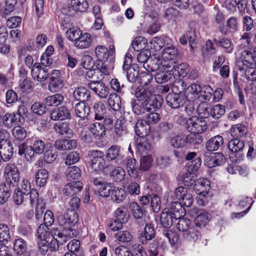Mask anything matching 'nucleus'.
Instances as JSON below:
<instances>
[{
  "instance_id": "60",
  "label": "nucleus",
  "mask_w": 256,
  "mask_h": 256,
  "mask_svg": "<svg viewBox=\"0 0 256 256\" xmlns=\"http://www.w3.org/2000/svg\"><path fill=\"white\" fill-rule=\"evenodd\" d=\"M152 157L151 154L143 155L140 159V169L142 170H147L152 166Z\"/></svg>"
},
{
  "instance_id": "27",
  "label": "nucleus",
  "mask_w": 256,
  "mask_h": 256,
  "mask_svg": "<svg viewBox=\"0 0 256 256\" xmlns=\"http://www.w3.org/2000/svg\"><path fill=\"white\" fill-rule=\"evenodd\" d=\"M89 130L93 136L98 140L102 138L106 134V128L102 124L96 122L89 126Z\"/></svg>"
},
{
  "instance_id": "2",
  "label": "nucleus",
  "mask_w": 256,
  "mask_h": 256,
  "mask_svg": "<svg viewBox=\"0 0 256 256\" xmlns=\"http://www.w3.org/2000/svg\"><path fill=\"white\" fill-rule=\"evenodd\" d=\"M178 220L176 228L182 233L184 238L188 240H198L200 234L191 222L186 218H182Z\"/></svg>"
},
{
  "instance_id": "18",
  "label": "nucleus",
  "mask_w": 256,
  "mask_h": 256,
  "mask_svg": "<svg viewBox=\"0 0 256 256\" xmlns=\"http://www.w3.org/2000/svg\"><path fill=\"white\" fill-rule=\"evenodd\" d=\"M14 186L12 181L6 180L0 184V204H4L10 195V192Z\"/></svg>"
},
{
  "instance_id": "61",
  "label": "nucleus",
  "mask_w": 256,
  "mask_h": 256,
  "mask_svg": "<svg viewBox=\"0 0 256 256\" xmlns=\"http://www.w3.org/2000/svg\"><path fill=\"white\" fill-rule=\"evenodd\" d=\"M126 176L125 170L120 166L115 168L111 173V176L116 182L122 180Z\"/></svg>"
},
{
  "instance_id": "19",
  "label": "nucleus",
  "mask_w": 256,
  "mask_h": 256,
  "mask_svg": "<svg viewBox=\"0 0 256 256\" xmlns=\"http://www.w3.org/2000/svg\"><path fill=\"white\" fill-rule=\"evenodd\" d=\"M0 150L2 160L4 162L9 161L14 154V148L11 142L9 140L0 142Z\"/></svg>"
},
{
  "instance_id": "10",
  "label": "nucleus",
  "mask_w": 256,
  "mask_h": 256,
  "mask_svg": "<svg viewBox=\"0 0 256 256\" xmlns=\"http://www.w3.org/2000/svg\"><path fill=\"white\" fill-rule=\"evenodd\" d=\"M126 120L124 118L120 116L117 118L112 132V138L117 142L126 134V129L124 125Z\"/></svg>"
},
{
  "instance_id": "11",
  "label": "nucleus",
  "mask_w": 256,
  "mask_h": 256,
  "mask_svg": "<svg viewBox=\"0 0 256 256\" xmlns=\"http://www.w3.org/2000/svg\"><path fill=\"white\" fill-rule=\"evenodd\" d=\"M4 174L6 180L12 181V180L14 182H17L20 178L19 170L14 163L6 164L4 169Z\"/></svg>"
},
{
  "instance_id": "26",
  "label": "nucleus",
  "mask_w": 256,
  "mask_h": 256,
  "mask_svg": "<svg viewBox=\"0 0 256 256\" xmlns=\"http://www.w3.org/2000/svg\"><path fill=\"white\" fill-rule=\"evenodd\" d=\"M54 146L56 148L60 150H70L76 148L77 142L75 140H57Z\"/></svg>"
},
{
  "instance_id": "52",
  "label": "nucleus",
  "mask_w": 256,
  "mask_h": 256,
  "mask_svg": "<svg viewBox=\"0 0 256 256\" xmlns=\"http://www.w3.org/2000/svg\"><path fill=\"white\" fill-rule=\"evenodd\" d=\"M247 130L245 126L242 124H235L230 130L232 136L240 138L246 133Z\"/></svg>"
},
{
  "instance_id": "44",
  "label": "nucleus",
  "mask_w": 256,
  "mask_h": 256,
  "mask_svg": "<svg viewBox=\"0 0 256 256\" xmlns=\"http://www.w3.org/2000/svg\"><path fill=\"white\" fill-rule=\"evenodd\" d=\"M12 134L14 138V144L16 143V140L22 142L23 141L26 137V130L24 128L19 126H15L13 128Z\"/></svg>"
},
{
  "instance_id": "16",
  "label": "nucleus",
  "mask_w": 256,
  "mask_h": 256,
  "mask_svg": "<svg viewBox=\"0 0 256 256\" xmlns=\"http://www.w3.org/2000/svg\"><path fill=\"white\" fill-rule=\"evenodd\" d=\"M15 146L18 149V155L24 156L27 161L32 160L35 154L32 146H28L23 142L15 143Z\"/></svg>"
},
{
  "instance_id": "48",
  "label": "nucleus",
  "mask_w": 256,
  "mask_h": 256,
  "mask_svg": "<svg viewBox=\"0 0 256 256\" xmlns=\"http://www.w3.org/2000/svg\"><path fill=\"white\" fill-rule=\"evenodd\" d=\"M250 203V206L248 207V208H247V210H244L242 212H241L237 213L236 214V217L240 218V217L242 216H243L246 214L248 212V210L250 209V206L253 203L252 198H248L247 196H246V197L242 196L240 198V201H239V203H238V206H240L242 208H244L246 207V206H247L248 204H249Z\"/></svg>"
},
{
  "instance_id": "40",
  "label": "nucleus",
  "mask_w": 256,
  "mask_h": 256,
  "mask_svg": "<svg viewBox=\"0 0 256 256\" xmlns=\"http://www.w3.org/2000/svg\"><path fill=\"white\" fill-rule=\"evenodd\" d=\"M109 106L115 111L120 109L122 102L120 96L116 93L111 94L108 100Z\"/></svg>"
},
{
  "instance_id": "43",
  "label": "nucleus",
  "mask_w": 256,
  "mask_h": 256,
  "mask_svg": "<svg viewBox=\"0 0 256 256\" xmlns=\"http://www.w3.org/2000/svg\"><path fill=\"white\" fill-rule=\"evenodd\" d=\"M94 110L95 112V118L97 120H102L104 115L106 112V108L104 104L101 102H96L94 104Z\"/></svg>"
},
{
  "instance_id": "57",
  "label": "nucleus",
  "mask_w": 256,
  "mask_h": 256,
  "mask_svg": "<svg viewBox=\"0 0 256 256\" xmlns=\"http://www.w3.org/2000/svg\"><path fill=\"white\" fill-rule=\"evenodd\" d=\"M95 54L100 61H106L109 56L107 48L102 46H98L96 48Z\"/></svg>"
},
{
  "instance_id": "42",
  "label": "nucleus",
  "mask_w": 256,
  "mask_h": 256,
  "mask_svg": "<svg viewBox=\"0 0 256 256\" xmlns=\"http://www.w3.org/2000/svg\"><path fill=\"white\" fill-rule=\"evenodd\" d=\"M62 218L65 220L64 224H73L78 222V216L76 210L68 209Z\"/></svg>"
},
{
  "instance_id": "32",
  "label": "nucleus",
  "mask_w": 256,
  "mask_h": 256,
  "mask_svg": "<svg viewBox=\"0 0 256 256\" xmlns=\"http://www.w3.org/2000/svg\"><path fill=\"white\" fill-rule=\"evenodd\" d=\"M75 112L78 117L81 118H86L90 112V108L85 102H80L75 106Z\"/></svg>"
},
{
  "instance_id": "4",
  "label": "nucleus",
  "mask_w": 256,
  "mask_h": 256,
  "mask_svg": "<svg viewBox=\"0 0 256 256\" xmlns=\"http://www.w3.org/2000/svg\"><path fill=\"white\" fill-rule=\"evenodd\" d=\"M187 130L193 134L203 132L207 128V122L202 118L193 116L187 120L186 124Z\"/></svg>"
},
{
  "instance_id": "63",
  "label": "nucleus",
  "mask_w": 256,
  "mask_h": 256,
  "mask_svg": "<svg viewBox=\"0 0 256 256\" xmlns=\"http://www.w3.org/2000/svg\"><path fill=\"white\" fill-rule=\"evenodd\" d=\"M114 238L120 242H128L132 239V235L126 230L120 231L114 234Z\"/></svg>"
},
{
  "instance_id": "8",
  "label": "nucleus",
  "mask_w": 256,
  "mask_h": 256,
  "mask_svg": "<svg viewBox=\"0 0 256 256\" xmlns=\"http://www.w3.org/2000/svg\"><path fill=\"white\" fill-rule=\"evenodd\" d=\"M224 155L220 152L210 153L207 152L204 154V162L209 168H213L224 164L226 162Z\"/></svg>"
},
{
  "instance_id": "22",
  "label": "nucleus",
  "mask_w": 256,
  "mask_h": 256,
  "mask_svg": "<svg viewBox=\"0 0 256 256\" xmlns=\"http://www.w3.org/2000/svg\"><path fill=\"white\" fill-rule=\"evenodd\" d=\"M244 65L246 66H252L256 59V51L252 52L248 50H244L240 53L239 58Z\"/></svg>"
},
{
  "instance_id": "39",
  "label": "nucleus",
  "mask_w": 256,
  "mask_h": 256,
  "mask_svg": "<svg viewBox=\"0 0 256 256\" xmlns=\"http://www.w3.org/2000/svg\"><path fill=\"white\" fill-rule=\"evenodd\" d=\"M187 143L185 136L183 135H176L172 137L170 140V145L176 148H182Z\"/></svg>"
},
{
  "instance_id": "46",
  "label": "nucleus",
  "mask_w": 256,
  "mask_h": 256,
  "mask_svg": "<svg viewBox=\"0 0 256 256\" xmlns=\"http://www.w3.org/2000/svg\"><path fill=\"white\" fill-rule=\"evenodd\" d=\"M66 175L68 180H77L81 176V170L76 166H70L66 171Z\"/></svg>"
},
{
  "instance_id": "3",
  "label": "nucleus",
  "mask_w": 256,
  "mask_h": 256,
  "mask_svg": "<svg viewBox=\"0 0 256 256\" xmlns=\"http://www.w3.org/2000/svg\"><path fill=\"white\" fill-rule=\"evenodd\" d=\"M162 67L167 68H174V66H171L169 63L166 64L164 61L160 60L158 57L154 56V58L150 60L148 64H146V72H142L140 77L144 78L146 80H152L153 78V75L150 73V71H156L158 69L162 68Z\"/></svg>"
},
{
  "instance_id": "23",
  "label": "nucleus",
  "mask_w": 256,
  "mask_h": 256,
  "mask_svg": "<svg viewBox=\"0 0 256 256\" xmlns=\"http://www.w3.org/2000/svg\"><path fill=\"white\" fill-rule=\"evenodd\" d=\"M126 166L128 172L131 177L134 178L138 177L140 164L135 158H128L126 162Z\"/></svg>"
},
{
  "instance_id": "45",
  "label": "nucleus",
  "mask_w": 256,
  "mask_h": 256,
  "mask_svg": "<svg viewBox=\"0 0 256 256\" xmlns=\"http://www.w3.org/2000/svg\"><path fill=\"white\" fill-rule=\"evenodd\" d=\"M216 50L210 40L206 41L205 46L202 48L204 58H209L210 56L216 53Z\"/></svg>"
},
{
  "instance_id": "28",
  "label": "nucleus",
  "mask_w": 256,
  "mask_h": 256,
  "mask_svg": "<svg viewBox=\"0 0 256 256\" xmlns=\"http://www.w3.org/2000/svg\"><path fill=\"white\" fill-rule=\"evenodd\" d=\"M169 213L174 217V220H177L185 215V210L181 203L172 202Z\"/></svg>"
},
{
  "instance_id": "31",
  "label": "nucleus",
  "mask_w": 256,
  "mask_h": 256,
  "mask_svg": "<svg viewBox=\"0 0 256 256\" xmlns=\"http://www.w3.org/2000/svg\"><path fill=\"white\" fill-rule=\"evenodd\" d=\"M26 243L22 238H18L14 241V251L16 255L24 254V256H30L29 254L26 252Z\"/></svg>"
},
{
  "instance_id": "34",
  "label": "nucleus",
  "mask_w": 256,
  "mask_h": 256,
  "mask_svg": "<svg viewBox=\"0 0 256 256\" xmlns=\"http://www.w3.org/2000/svg\"><path fill=\"white\" fill-rule=\"evenodd\" d=\"M74 96L77 100L86 102L90 98V92L84 87H80L74 92Z\"/></svg>"
},
{
  "instance_id": "64",
  "label": "nucleus",
  "mask_w": 256,
  "mask_h": 256,
  "mask_svg": "<svg viewBox=\"0 0 256 256\" xmlns=\"http://www.w3.org/2000/svg\"><path fill=\"white\" fill-rule=\"evenodd\" d=\"M115 216L117 220L125 223L128 221L129 216L125 208H119L115 211Z\"/></svg>"
},
{
  "instance_id": "51",
  "label": "nucleus",
  "mask_w": 256,
  "mask_h": 256,
  "mask_svg": "<svg viewBox=\"0 0 256 256\" xmlns=\"http://www.w3.org/2000/svg\"><path fill=\"white\" fill-rule=\"evenodd\" d=\"M147 44V40L142 36L136 37L132 42V47L134 50L140 51L144 49Z\"/></svg>"
},
{
  "instance_id": "54",
  "label": "nucleus",
  "mask_w": 256,
  "mask_h": 256,
  "mask_svg": "<svg viewBox=\"0 0 256 256\" xmlns=\"http://www.w3.org/2000/svg\"><path fill=\"white\" fill-rule=\"evenodd\" d=\"M70 5L75 10L80 12L86 11L88 7L86 0H72Z\"/></svg>"
},
{
  "instance_id": "58",
  "label": "nucleus",
  "mask_w": 256,
  "mask_h": 256,
  "mask_svg": "<svg viewBox=\"0 0 256 256\" xmlns=\"http://www.w3.org/2000/svg\"><path fill=\"white\" fill-rule=\"evenodd\" d=\"M252 35L250 33H244L239 40L238 46L241 50H248L250 46V39Z\"/></svg>"
},
{
  "instance_id": "24",
  "label": "nucleus",
  "mask_w": 256,
  "mask_h": 256,
  "mask_svg": "<svg viewBox=\"0 0 256 256\" xmlns=\"http://www.w3.org/2000/svg\"><path fill=\"white\" fill-rule=\"evenodd\" d=\"M136 152L142 156L150 154L151 146L146 138H142L137 141Z\"/></svg>"
},
{
  "instance_id": "13",
  "label": "nucleus",
  "mask_w": 256,
  "mask_h": 256,
  "mask_svg": "<svg viewBox=\"0 0 256 256\" xmlns=\"http://www.w3.org/2000/svg\"><path fill=\"white\" fill-rule=\"evenodd\" d=\"M186 99L184 96L175 92L168 94L166 97V102L172 108H178L184 104Z\"/></svg>"
},
{
  "instance_id": "14",
  "label": "nucleus",
  "mask_w": 256,
  "mask_h": 256,
  "mask_svg": "<svg viewBox=\"0 0 256 256\" xmlns=\"http://www.w3.org/2000/svg\"><path fill=\"white\" fill-rule=\"evenodd\" d=\"M136 121L134 127V132L138 136L144 138L150 132V126L146 120L142 119L136 118Z\"/></svg>"
},
{
  "instance_id": "36",
  "label": "nucleus",
  "mask_w": 256,
  "mask_h": 256,
  "mask_svg": "<svg viewBox=\"0 0 256 256\" xmlns=\"http://www.w3.org/2000/svg\"><path fill=\"white\" fill-rule=\"evenodd\" d=\"M48 178V172L45 169H40L36 172L35 176L36 183L37 186H44Z\"/></svg>"
},
{
  "instance_id": "7",
  "label": "nucleus",
  "mask_w": 256,
  "mask_h": 256,
  "mask_svg": "<svg viewBox=\"0 0 256 256\" xmlns=\"http://www.w3.org/2000/svg\"><path fill=\"white\" fill-rule=\"evenodd\" d=\"M192 192L190 189L187 188L179 186L176 190V197L182 204L189 207L192 205L194 200L191 193Z\"/></svg>"
},
{
  "instance_id": "6",
  "label": "nucleus",
  "mask_w": 256,
  "mask_h": 256,
  "mask_svg": "<svg viewBox=\"0 0 256 256\" xmlns=\"http://www.w3.org/2000/svg\"><path fill=\"white\" fill-rule=\"evenodd\" d=\"M204 89L208 90H211V88L209 86L201 88L198 84L193 83L186 88V96H185L189 102H194L200 97L204 96L203 94Z\"/></svg>"
},
{
  "instance_id": "1",
  "label": "nucleus",
  "mask_w": 256,
  "mask_h": 256,
  "mask_svg": "<svg viewBox=\"0 0 256 256\" xmlns=\"http://www.w3.org/2000/svg\"><path fill=\"white\" fill-rule=\"evenodd\" d=\"M150 82L148 81L144 84L141 82L136 92V98L144 100V104L146 106L147 111L159 109L163 102L160 95L152 94L151 86H148Z\"/></svg>"
},
{
  "instance_id": "41",
  "label": "nucleus",
  "mask_w": 256,
  "mask_h": 256,
  "mask_svg": "<svg viewBox=\"0 0 256 256\" xmlns=\"http://www.w3.org/2000/svg\"><path fill=\"white\" fill-rule=\"evenodd\" d=\"M131 106L133 112L137 115L144 114L146 110V106L144 104V100H140L138 98L132 100Z\"/></svg>"
},
{
  "instance_id": "62",
  "label": "nucleus",
  "mask_w": 256,
  "mask_h": 256,
  "mask_svg": "<svg viewBox=\"0 0 256 256\" xmlns=\"http://www.w3.org/2000/svg\"><path fill=\"white\" fill-rule=\"evenodd\" d=\"M124 70H126V78L128 80H134L136 79L138 75V67L136 64L131 66H127Z\"/></svg>"
},
{
  "instance_id": "49",
  "label": "nucleus",
  "mask_w": 256,
  "mask_h": 256,
  "mask_svg": "<svg viewBox=\"0 0 256 256\" xmlns=\"http://www.w3.org/2000/svg\"><path fill=\"white\" fill-rule=\"evenodd\" d=\"M82 34V30L77 27H72L68 28L66 32V36L74 43Z\"/></svg>"
},
{
  "instance_id": "59",
  "label": "nucleus",
  "mask_w": 256,
  "mask_h": 256,
  "mask_svg": "<svg viewBox=\"0 0 256 256\" xmlns=\"http://www.w3.org/2000/svg\"><path fill=\"white\" fill-rule=\"evenodd\" d=\"M48 228L46 225L41 224L38 228L37 234L40 240H50V234L48 231Z\"/></svg>"
},
{
  "instance_id": "20",
  "label": "nucleus",
  "mask_w": 256,
  "mask_h": 256,
  "mask_svg": "<svg viewBox=\"0 0 256 256\" xmlns=\"http://www.w3.org/2000/svg\"><path fill=\"white\" fill-rule=\"evenodd\" d=\"M50 118L54 120H63L70 118V112L65 106L54 109L50 112Z\"/></svg>"
},
{
  "instance_id": "53",
  "label": "nucleus",
  "mask_w": 256,
  "mask_h": 256,
  "mask_svg": "<svg viewBox=\"0 0 256 256\" xmlns=\"http://www.w3.org/2000/svg\"><path fill=\"white\" fill-rule=\"evenodd\" d=\"M174 217L167 212H162L160 217V223L166 228H170L174 222Z\"/></svg>"
},
{
  "instance_id": "12",
  "label": "nucleus",
  "mask_w": 256,
  "mask_h": 256,
  "mask_svg": "<svg viewBox=\"0 0 256 256\" xmlns=\"http://www.w3.org/2000/svg\"><path fill=\"white\" fill-rule=\"evenodd\" d=\"M106 156L109 160H114L117 164H122L124 162V156L118 146H112L108 148Z\"/></svg>"
},
{
  "instance_id": "17",
  "label": "nucleus",
  "mask_w": 256,
  "mask_h": 256,
  "mask_svg": "<svg viewBox=\"0 0 256 256\" xmlns=\"http://www.w3.org/2000/svg\"><path fill=\"white\" fill-rule=\"evenodd\" d=\"M191 215L195 218L196 224L198 226H204L208 221V212L197 208H193L190 210Z\"/></svg>"
},
{
  "instance_id": "35",
  "label": "nucleus",
  "mask_w": 256,
  "mask_h": 256,
  "mask_svg": "<svg viewBox=\"0 0 256 256\" xmlns=\"http://www.w3.org/2000/svg\"><path fill=\"white\" fill-rule=\"evenodd\" d=\"M114 190L112 191L110 196L111 200L116 203H120L122 202L126 198V192L124 189L121 188L116 186L114 187Z\"/></svg>"
},
{
  "instance_id": "21",
  "label": "nucleus",
  "mask_w": 256,
  "mask_h": 256,
  "mask_svg": "<svg viewBox=\"0 0 256 256\" xmlns=\"http://www.w3.org/2000/svg\"><path fill=\"white\" fill-rule=\"evenodd\" d=\"M82 188V183L80 181L70 182L66 184L63 188V193L68 196H73L80 192Z\"/></svg>"
},
{
  "instance_id": "15",
  "label": "nucleus",
  "mask_w": 256,
  "mask_h": 256,
  "mask_svg": "<svg viewBox=\"0 0 256 256\" xmlns=\"http://www.w3.org/2000/svg\"><path fill=\"white\" fill-rule=\"evenodd\" d=\"M178 55L177 48L174 46H168L164 48L162 56L164 63H169L172 66V64H176L175 60Z\"/></svg>"
},
{
  "instance_id": "55",
  "label": "nucleus",
  "mask_w": 256,
  "mask_h": 256,
  "mask_svg": "<svg viewBox=\"0 0 256 256\" xmlns=\"http://www.w3.org/2000/svg\"><path fill=\"white\" fill-rule=\"evenodd\" d=\"M226 112L225 108L224 106L217 104L214 105L210 110V116L215 119L222 117Z\"/></svg>"
},
{
  "instance_id": "5",
  "label": "nucleus",
  "mask_w": 256,
  "mask_h": 256,
  "mask_svg": "<svg viewBox=\"0 0 256 256\" xmlns=\"http://www.w3.org/2000/svg\"><path fill=\"white\" fill-rule=\"evenodd\" d=\"M228 146L230 152V160L232 162H236L242 157V155L240 153L244 148V141L238 138L232 139L228 142Z\"/></svg>"
},
{
  "instance_id": "37",
  "label": "nucleus",
  "mask_w": 256,
  "mask_h": 256,
  "mask_svg": "<svg viewBox=\"0 0 256 256\" xmlns=\"http://www.w3.org/2000/svg\"><path fill=\"white\" fill-rule=\"evenodd\" d=\"M64 100V96L62 94H57L46 97L44 100V102L48 106H56L62 104Z\"/></svg>"
},
{
  "instance_id": "9",
  "label": "nucleus",
  "mask_w": 256,
  "mask_h": 256,
  "mask_svg": "<svg viewBox=\"0 0 256 256\" xmlns=\"http://www.w3.org/2000/svg\"><path fill=\"white\" fill-rule=\"evenodd\" d=\"M90 154L92 157L91 160L92 168L96 171L102 170L106 165L104 152L100 150H92Z\"/></svg>"
},
{
  "instance_id": "47",
  "label": "nucleus",
  "mask_w": 256,
  "mask_h": 256,
  "mask_svg": "<svg viewBox=\"0 0 256 256\" xmlns=\"http://www.w3.org/2000/svg\"><path fill=\"white\" fill-rule=\"evenodd\" d=\"M156 236V230L154 226V224H146L143 237L144 238V241L143 240L142 244H146L148 240H150L153 239Z\"/></svg>"
},
{
  "instance_id": "56",
  "label": "nucleus",
  "mask_w": 256,
  "mask_h": 256,
  "mask_svg": "<svg viewBox=\"0 0 256 256\" xmlns=\"http://www.w3.org/2000/svg\"><path fill=\"white\" fill-rule=\"evenodd\" d=\"M32 146L34 154H40L44 152L46 144L42 140L35 138Z\"/></svg>"
},
{
  "instance_id": "25",
  "label": "nucleus",
  "mask_w": 256,
  "mask_h": 256,
  "mask_svg": "<svg viewBox=\"0 0 256 256\" xmlns=\"http://www.w3.org/2000/svg\"><path fill=\"white\" fill-rule=\"evenodd\" d=\"M224 144L222 136L218 135L210 138L206 144V148L208 151H215L222 148Z\"/></svg>"
},
{
  "instance_id": "30",
  "label": "nucleus",
  "mask_w": 256,
  "mask_h": 256,
  "mask_svg": "<svg viewBox=\"0 0 256 256\" xmlns=\"http://www.w3.org/2000/svg\"><path fill=\"white\" fill-rule=\"evenodd\" d=\"M3 122L8 128L18 125L20 122V116L14 112L6 113L3 118Z\"/></svg>"
},
{
  "instance_id": "33",
  "label": "nucleus",
  "mask_w": 256,
  "mask_h": 256,
  "mask_svg": "<svg viewBox=\"0 0 256 256\" xmlns=\"http://www.w3.org/2000/svg\"><path fill=\"white\" fill-rule=\"evenodd\" d=\"M214 42L218 46L224 49V52L230 54L233 50V44L231 40L226 38H222L219 40L214 38L213 39Z\"/></svg>"
},
{
  "instance_id": "50",
  "label": "nucleus",
  "mask_w": 256,
  "mask_h": 256,
  "mask_svg": "<svg viewBox=\"0 0 256 256\" xmlns=\"http://www.w3.org/2000/svg\"><path fill=\"white\" fill-rule=\"evenodd\" d=\"M114 183L106 182L102 186L100 187L98 190L99 195L104 198L109 197L112 191L114 190Z\"/></svg>"
},
{
  "instance_id": "29",
  "label": "nucleus",
  "mask_w": 256,
  "mask_h": 256,
  "mask_svg": "<svg viewBox=\"0 0 256 256\" xmlns=\"http://www.w3.org/2000/svg\"><path fill=\"white\" fill-rule=\"evenodd\" d=\"M92 42V39L90 34L85 32L82 34L77 40L75 42L74 46L79 49L86 48L90 46Z\"/></svg>"
},
{
  "instance_id": "38",
  "label": "nucleus",
  "mask_w": 256,
  "mask_h": 256,
  "mask_svg": "<svg viewBox=\"0 0 256 256\" xmlns=\"http://www.w3.org/2000/svg\"><path fill=\"white\" fill-rule=\"evenodd\" d=\"M54 128L56 132L60 134L65 135L68 138L72 136V130L70 128L68 123L62 122L59 124H56Z\"/></svg>"
}]
</instances>
